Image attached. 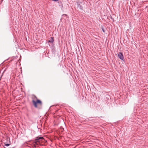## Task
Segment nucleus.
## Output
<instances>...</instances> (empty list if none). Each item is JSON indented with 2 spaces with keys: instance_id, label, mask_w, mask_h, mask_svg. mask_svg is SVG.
Wrapping results in <instances>:
<instances>
[{
  "instance_id": "1",
  "label": "nucleus",
  "mask_w": 148,
  "mask_h": 148,
  "mask_svg": "<svg viewBox=\"0 0 148 148\" xmlns=\"http://www.w3.org/2000/svg\"><path fill=\"white\" fill-rule=\"evenodd\" d=\"M47 142V141L45 140L43 137L40 136H39L36 137L34 143L36 144L38 143H44Z\"/></svg>"
},
{
  "instance_id": "2",
  "label": "nucleus",
  "mask_w": 148,
  "mask_h": 148,
  "mask_svg": "<svg viewBox=\"0 0 148 148\" xmlns=\"http://www.w3.org/2000/svg\"><path fill=\"white\" fill-rule=\"evenodd\" d=\"M34 97L37 99L36 101L33 100L32 102L34 107L35 108H38V104H39L41 106L42 105V103L41 100L39 99H37V98L36 96H35Z\"/></svg>"
},
{
  "instance_id": "3",
  "label": "nucleus",
  "mask_w": 148,
  "mask_h": 148,
  "mask_svg": "<svg viewBox=\"0 0 148 148\" xmlns=\"http://www.w3.org/2000/svg\"><path fill=\"white\" fill-rule=\"evenodd\" d=\"M77 8L80 10H83V7L82 5L83 3L81 2L78 1L77 2Z\"/></svg>"
},
{
  "instance_id": "4",
  "label": "nucleus",
  "mask_w": 148,
  "mask_h": 148,
  "mask_svg": "<svg viewBox=\"0 0 148 148\" xmlns=\"http://www.w3.org/2000/svg\"><path fill=\"white\" fill-rule=\"evenodd\" d=\"M117 55L118 56L120 60H122L123 61H124L125 60L122 53L121 52H119L118 53Z\"/></svg>"
},
{
  "instance_id": "5",
  "label": "nucleus",
  "mask_w": 148,
  "mask_h": 148,
  "mask_svg": "<svg viewBox=\"0 0 148 148\" xmlns=\"http://www.w3.org/2000/svg\"><path fill=\"white\" fill-rule=\"evenodd\" d=\"M7 141H8V140H9V143H4V146L8 147V146H9L11 144L10 141V139H9L8 138H7Z\"/></svg>"
},
{
  "instance_id": "6",
  "label": "nucleus",
  "mask_w": 148,
  "mask_h": 148,
  "mask_svg": "<svg viewBox=\"0 0 148 148\" xmlns=\"http://www.w3.org/2000/svg\"><path fill=\"white\" fill-rule=\"evenodd\" d=\"M50 47L51 49H55V44L53 43H51V45Z\"/></svg>"
},
{
  "instance_id": "7",
  "label": "nucleus",
  "mask_w": 148,
  "mask_h": 148,
  "mask_svg": "<svg viewBox=\"0 0 148 148\" xmlns=\"http://www.w3.org/2000/svg\"><path fill=\"white\" fill-rule=\"evenodd\" d=\"M49 40L50 41L51 43H53L54 41V37H51Z\"/></svg>"
},
{
  "instance_id": "8",
  "label": "nucleus",
  "mask_w": 148,
  "mask_h": 148,
  "mask_svg": "<svg viewBox=\"0 0 148 148\" xmlns=\"http://www.w3.org/2000/svg\"><path fill=\"white\" fill-rule=\"evenodd\" d=\"M109 98H110V97L109 96H108V97L106 96L104 97V99L106 101H108L109 100Z\"/></svg>"
},
{
  "instance_id": "9",
  "label": "nucleus",
  "mask_w": 148,
  "mask_h": 148,
  "mask_svg": "<svg viewBox=\"0 0 148 148\" xmlns=\"http://www.w3.org/2000/svg\"><path fill=\"white\" fill-rule=\"evenodd\" d=\"M51 51L53 53V54L55 55H56V51L55 50V49H51Z\"/></svg>"
},
{
  "instance_id": "10",
  "label": "nucleus",
  "mask_w": 148,
  "mask_h": 148,
  "mask_svg": "<svg viewBox=\"0 0 148 148\" xmlns=\"http://www.w3.org/2000/svg\"><path fill=\"white\" fill-rule=\"evenodd\" d=\"M59 6L61 8H62L63 7V5L62 4V3L61 1H60L58 2Z\"/></svg>"
},
{
  "instance_id": "11",
  "label": "nucleus",
  "mask_w": 148,
  "mask_h": 148,
  "mask_svg": "<svg viewBox=\"0 0 148 148\" xmlns=\"http://www.w3.org/2000/svg\"><path fill=\"white\" fill-rule=\"evenodd\" d=\"M6 69H5L4 70L3 72V73H2L1 76V77L3 76V73L5 72V71H6Z\"/></svg>"
},
{
  "instance_id": "12",
  "label": "nucleus",
  "mask_w": 148,
  "mask_h": 148,
  "mask_svg": "<svg viewBox=\"0 0 148 148\" xmlns=\"http://www.w3.org/2000/svg\"><path fill=\"white\" fill-rule=\"evenodd\" d=\"M102 31L103 32H105V31L104 29L103 28H102Z\"/></svg>"
},
{
  "instance_id": "13",
  "label": "nucleus",
  "mask_w": 148,
  "mask_h": 148,
  "mask_svg": "<svg viewBox=\"0 0 148 148\" xmlns=\"http://www.w3.org/2000/svg\"><path fill=\"white\" fill-rule=\"evenodd\" d=\"M52 1H59V0H52Z\"/></svg>"
},
{
  "instance_id": "14",
  "label": "nucleus",
  "mask_w": 148,
  "mask_h": 148,
  "mask_svg": "<svg viewBox=\"0 0 148 148\" xmlns=\"http://www.w3.org/2000/svg\"><path fill=\"white\" fill-rule=\"evenodd\" d=\"M110 18H111V19H112L113 20V21H114V19H113V18H112V16H110Z\"/></svg>"
},
{
  "instance_id": "15",
  "label": "nucleus",
  "mask_w": 148,
  "mask_h": 148,
  "mask_svg": "<svg viewBox=\"0 0 148 148\" xmlns=\"http://www.w3.org/2000/svg\"><path fill=\"white\" fill-rule=\"evenodd\" d=\"M62 16H67V15L66 14H63L62 15Z\"/></svg>"
},
{
  "instance_id": "16",
  "label": "nucleus",
  "mask_w": 148,
  "mask_h": 148,
  "mask_svg": "<svg viewBox=\"0 0 148 148\" xmlns=\"http://www.w3.org/2000/svg\"><path fill=\"white\" fill-rule=\"evenodd\" d=\"M47 42L48 43H49V42L51 43L50 41V40H48Z\"/></svg>"
},
{
  "instance_id": "17",
  "label": "nucleus",
  "mask_w": 148,
  "mask_h": 148,
  "mask_svg": "<svg viewBox=\"0 0 148 148\" xmlns=\"http://www.w3.org/2000/svg\"><path fill=\"white\" fill-rule=\"evenodd\" d=\"M61 130H62V131L63 130H64V128H62L61 129Z\"/></svg>"
},
{
  "instance_id": "18",
  "label": "nucleus",
  "mask_w": 148,
  "mask_h": 148,
  "mask_svg": "<svg viewBox=\"0 0 148 148\" xmlns=\"http://www.w3.org/2000/svg\"><path fill=\"white\" fill-rule=\"evenodd\" d=\"M147 6H146V8H147Z\"/></svg>"
}]
</instances>
